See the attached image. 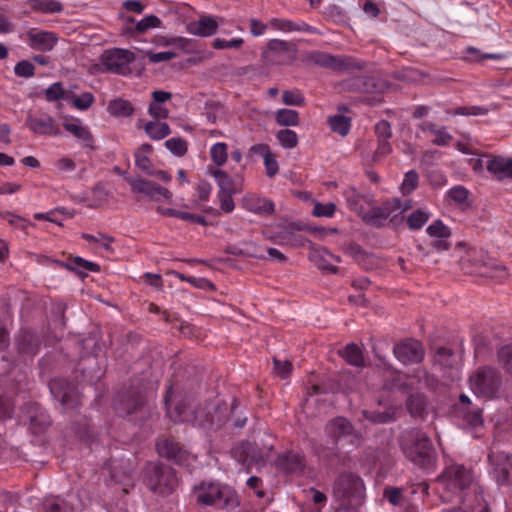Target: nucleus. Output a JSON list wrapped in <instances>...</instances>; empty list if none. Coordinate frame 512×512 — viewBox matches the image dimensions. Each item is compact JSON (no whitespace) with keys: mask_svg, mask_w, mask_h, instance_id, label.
I'll return each mask as SVG.
<instances>
[{"mask_svg":"<svg viewBox=\"0 0 512 512\" xmlns=\"http://www.w3.org/2000/svg\"><path fill=\"white\" fill-rule=\"evenodd\" d=\"M401 447L413 463L424 468L430 469L435 461V452L427 435L417 429L405 432L402 435Z\"/></svg>","mask_w":512,"mask_h":512,"instance_id":"nucleus-1","label":"nucleus"},{"mask_svg":"<svg viewBox=\"0 0 512 512\" xmlns=\"http://www.w3.org/2000/svg\"><path fill=\"white\" fill-rule=\"evenodd\" d=\"M463 270L468 274L505 279L508 272L505 266L491 259L482 249H470L461 259Z\"/></svg>","mask_w":512,"mask_h":512,"instance_id":"nucleus-2","label":"nucleus"},{"mask_svg":"<svg viewBox=\"0 0 512 512\" xmlns=\"http://www.w3.org/2000/svg\"><path fill=\"white\" fill-rule=\"evenodd\" d=\"M332 495L338 506L359 505L365 498L364 482L355 474H341L333 484Z\"/></svg>","mask_w":512,"mask_h":512,"instance_id":"nucleus-3","label":"nucleus"},{"mask_svg":"<svg viewBox=\"0 0 512 512\" xmlns=\"http://www.w3.org/2000/svg\"><path fill=\"white\" fill-rule=\"evenodd\" d=\"M197 501L202 505H213L217 508H229L237 504L235 492L225 485L216 482H202L194 489Z\"/></svg>","mask_w":512,"mask_h":512,"instance_id":"nucleus-4","label":"nucleus"},{"mask_svg":"<svg viewBox=\"0 0 512 512\" xmlns=\"http://www.w3.org/2000/svg\"><path fill=\"white\" fill-rule=\"evenodd\" d=\"M471 472L462 465H450L446 467L439 482L443 488L441 497L445 501H451L453 495H459L472 482Z\"/></svg>","mask_w":512,"mask_h":512,"instance_id":"nucleus-5","label":"nucleus"},{"mask_svg":"<svg viewBox=\"0 0 512 512\" xmlns=\"http://www.w3.org/2000/svg\"><path fill=\"white\" fill-rule=\"evenodd\" d=\"M470 387L478 397L493 398L500 387V378L494 369L480 368L470 377Z\"/></svg>","mask_w":512,"mask_h":512,"instance_id":"nucleus-6","label":"nucleus"},{"mask_svg":"<svg viewBox=\"0 0 512 512\" xmlns=\"http://www.w3.org/2000/svg\"><path fill=\"white\" fill-rule=\"evenodd\" d=\"M490 474L500 486H512V455L492 448L488 455Z\"/></svg>","mask_w":512,"mask_h":512,"instance_id":"nucleus-7","label":"nucleus"},{"mask_svg":"<svg viewBox=\"0 0 512 512\" xmlns=\"http://www.w3.org/2000/svg\"><path fill=\"white\" fill-rule=\"evenodd\" d=\"M326 432L335 441L343 439L353 446L360 445L361 434L355 431L352 424L344 417H336L328 422Z\"/></svg>","mask_w":512,"mask_h":512,"instance_id":"nucleus-8","label":"nucleus"},{"mask_svg":"<svg viewBox=\"0 0 512 512\" xmlns=\"http://www.w3.org/2000/svg\"><path fill=\"white\" fill-rule=\"evenodd\" d=\"M134 60V54L125 49L107 50L101 58L102 65L106 70L126 75L131 70L129 65Z\"/></svg>","mask_w":512,"mask_h":512,"instance_id":"nucleus-9","label":"nucleus"},{"mask_svg":"<svg viewBox=\"0 0 512 512\" xmlns=\"http://www.w3.org/2000/svg\"><path fill=\"white\" fill-rule=\"evenodd\" d=\"M153 101L148 107V114L152 120L146 121L139 119L137 122L138 128H143L147 136L153 140L160 139V90H155L152 93Z\"/></svg>","mask_w":512,"mask_h":512,"instance_id":"nucleus-10","label":"nucleus"},{"mask_svg":"<svg viewBox=\"0 0 512 512\" xmlns=\"http://www.w3.org/2000/svg\"><path fill=\"white\" fill-rule=\"evenodd\" d=\"M49 388L51 394L61 402L65 409H74L80 402V395L77 389L70 384H64L62 380H52Z\"/></svg>","mask_w":512,"mask_h":512,"instance_id":"nucleus-11","label":"nucleus"},{"mask_svg":"<svg viewBox=\"0 0 512 512\" xmlns=\"http://www.w3.org/2000/svg\"><path fill=\"white\" fill-rule=\"evenodd\" d=\"M26 125L38 135L56 136L60 134L57 123L47 113H30L26 118Z\"/></svg>","mask_w":512,"mask_h":512,"instance_id":"nucleus-12","label":"nucleus"},{"mask_svg":"<svg viewBox=\"0 0 512 512\" xmlns=\"http://www.w3.org/2000/svg\"><path fill=\"white\" fill-rule=\"evenodd\" d=\"M223 18L219 16L203 14L198 20L191 21L187 24V32L198 37L213 36L219 25L223 22Z\"/></svg>","mask_w":512,"mask_h":512,"instance_id":"nucleus-13","label":"nucleus"},{"mask_svg":"<svg viewBox=\"0 0 512 512\" xmlns=\"http://www.w3.org/2000/svg\"><path fill=\"white\" fill-rule=\"evenodd\" d=\"M270 447L256 451L253 445L249 442L242 443L234 451V456L238 461L242 462L244 466L250 468L253 465H260L265 462L269 457Z\"/></svg>","mask_w":512,"mask_h":512,"instance_id":"nucleus-14","label":"nucleus"},{"mask_svg":"<svg viewBox=\"0 0 512 512\" xmlns=\"http://www.w3.org/2000/svg\"><path fill=\"white\" fill-rule=\"evenodd\" d=\"M395 357L402 363H417L423 359L424 350L417 340H405L393 349Z\"/></svg>","mask_w":512,"mask_h":512,"instance_id":"nucleus-15","label":"nucleus"},{"mask_svg":"<svg viewBox=\"0 0 512 512\" xmlns=\"http://www.w3.org/2000/svg\"><path fill=\"white\" fill-rule=\"evenodd\" d=\"M26 37L30 48L41 52L51 51L58 42V37L53 32L44 30L31 29Z\"/></svg>","mask_w":512,"mask_h":512,"instance_id":"nucleus-16","label":"nucleus"},{"mask_svg":"<svg viewBox=\"0 0 512 512\" xmlns=\"http://www.w3.org/2000/svg\"><path fill=\"white\" fill-rule=\"evenodd\" d=\"M159 23V19L154 15L146 16L141 20L125 17L122 31L127 35L143 34L152 28H156Z\"/></svg>","mask_w":512,"mask_h":512,"instance_id":"nucleus-17","label":"nucleus"},{"mask_svg":"<svg viewBox=\"0 0 512 512\" xmlns=\"http://www.w3.org/2000/svg\"><path fill=\"white\" fill-rule=\"evenodd\" d=\"M210 174L214 177L219 187L218 192L239 193L242 190L243 180L240 176L231 177L221 169H211Z\"/></svg>","mask_w":512,"mask_h":512,"instance_id":"nucleus-18","label":"nucleus"},{"mask_svg":"<svg viewBox=\"0 0 512 512\" xmlns=\"http://www.w3.org/2000/svg\"><path fill=\"white\" fill-rule=\"evenodd\" d=\"M18 351L24 361L33 358L39 351L40 343L31 331H22L17 338Z\"/></svg>","mask_w":512,"mask_h":512,"instance_id":"nucleus-19","label":"nucleus"},{"mask_svg":"<svg viewBox=\"0 0 512 512\" xmlns=\"http://www.w3.org/2000/svg\"><path fill=\"white\" fill-rule=\"evenodd\" d=\"M310 257L320 270L331 274L338 272L335 263L340 262V257L332 254L326 248L315 249Z\"/></svg>","mask_w":512,"mask_h":512,"instance_id":"nucleus-20","label":"nucleus"},{"mask_svg":"<svg viewBox=\"0 0 512 512\" xmlns=\"http://www.w3.org/2000/svg\"><path fill=\"white\" fill-rule=\"evenodd\" d=\"M380 206L386 219H390V222L396 225L402 221V214L411 208V201L402 202L399 198H393L383 202Z\"/></svg>","mask_w":512,"mask_h":512,"instance_id":"nucleus-21","label":"nucleus"},{"mask_svg":"<svg viewBox=\"0 0 512 512\" xmlns=\"http://www.w3.org/2000/svg\"><path fill=\"white\" fill-rule=\"evenodd\" d=\"M487 170L498 180L512 179V159L493 156L487 162Z\"/></svg>","mask_w":512,"mask_h":512,"instance_id":"nucleus-22","label":"nucleus"},{"mask_svg":"<svg viewBox=\"0 0 512 512\" xmlns=\"http://www.w3.org/2000/svg\"><path fill=\"white\" fill-rule=\"evenodd\" d=\"M63 127L78 140H80L85 146H93V136L91 135L87 126H84L81 120L77 118L66 119L63 123Z\"/></svg>","mask_w":512,"mask_h":512,"instance_id":"nucleus-23","label":"nucleus"},{"mask_svg":"<svg viewBox=\"0 0 512 512\" xmlns=\"http://www.w3.org/2000/svg\"><path fill=\"white\" fill-rule=\"evenodd\" d=\"M242 205L246 210L259 215H268L274 210V205L271 201L253 194L244 196Z\"/></svg>","mask_w":512,"mask_h":512,"instance_id":"nucleus-24","label":"nucleus"},{"mask_svg":"<svg viewBox=\"0 0 512 512\" xmlns=\"http://www.w3.org/2000/svg\"><path fill=\"white\" fill-rule=\"evenodd\" d=\"M29 423L30 429L34 434H39L50 424L49 416L35 404H29Z\"/></svg>","mask_w":512,"mask_h":512,"instance_id":"nucleus-25","label":"nucleus"},{"mask_svg":"<svg viewBox=\"0 0 512 512\" xmlns=\"http://www.w3.org/2000/svg\"><path fill=\"white\" fill-rule=\"evenodd\" d=\"M169 394V392L167 393ZM165 403L168 406V417L175 423H191L193 425H202L203 420L195 415H187L184 410L181 409L182 405H176L172 407L171 399L168 395L165 397Z\"/></svg>","mask_w":512,"mask_h":512,"instance_id":"nucleus-26","label":"nucleus"},{"mask_svg":"<svg viewBox=\"0 0 512 512\" xmlns=\"http://www.w3.org/2000/svg\"><path fill=\"white\" fill-rule=\"evenodd\" d=\"M192 12V8L185 3L162 1V16H173L175 21H185L191 17Z\"/></svg>","mask_w":512,"mask_h":512,"instance_id":"nucleus-27","label":"nucleus"},{"mask_svg":"<svg viewBox=\"0 0 512 512\" xmlns=\"http://www.w3.org/2000/svg\"><path fill=\"white\" fill-rule=\"evenodd\" d=\"M133 192L142 194L145 197L151 199H157V196L160 194L159 187L148 180L142 178H127Z\"/></svg>","mask_w":512,"mask_h":512,"instance_id":"nucleus-28","label":"nucleus"},{"mask_svg":"<svg viewBox=\"0 0 512 512\" xmlns=\"http://www.w3.org/2000/svg\"><path fill=\"white\" fill-rule=\"evenodd\" d=\"M254 152L260 153L263 156L264 165L266 169V174L269 177H272L278 173L279 166L278 162L275 158V155L271 152L268 145L260 144L256 145L253 148Z\"/></svg>","mask_w":512,"mask_h":512,"instance_id":"nucleus-29","label":"nucleus"},{"mask_svg":"<svg viewBox=\"0 0 512 512\" xmlns=\"http://www.w3.org/2000/svg\"><path fill=\"white\" fill-rule=\"evenodd\" d=\"M62 266L79 274H85L87 271L98 272L100 270L97 263L87 261L81 257L71 258L67 262L62 263Z\"/></svg>","mask_w":512,"mask_h":512,"instance_id":"nucleus-30","label":"nucleus"},{"mask_svg":"<svg viewBox=\"0 0 512 512\" xmlns=\"http://www.w3.org/2000/svg\"><path fill=\"white\" fill-rule=\"evenodd\" d=\"M277 465L287 472H296L303 468L304 461L301 455L289 452L278 458Z\"/></svg>","mask_w":512,"mask_h":512,"instance_id":"nucleus-31","label":"nucleus"},{"mask_svg":"<svg viewBox=\"0 0 512 512\" xmlns=\"http://www.w3.org/2000/svg\"><path fill=\"white\" fill-rule=\"evenodd\" d=\"M421 129L432 133L435 136L432 141L438 146H447L452 140V136L448 133L445 127L437 128L430 122H424L421 124Z\"/></svg>","mask_w":512,"mask_h":512,"instance_id":"nucleus-32","label":"nucleus"},{"mask_svg":"<svg viewBox=\"0 0 512 512\" xmlns=\"http://www.w3.org/2000/svg\"><path fill=\"white\" fill-rule=\"evenodd\" d=\"M341 357L350 365L360 367L364 365V358L361 348L354 344L350 343L346 345V347L340 351Z\"/></svg>","mask_w":512,"mask_h":512,"instance_id":"nucleus-33","label":"nucleus"},{"mask_svg":"<svg viewBox=\"0 0 512 512\" xmlns=\"http://www.w3.org/2000/svg\"><path fill=\"white\" fill-rule=\"evenodd\" d=\"M107 110L115 117H128L131 116L134 111L132 104L121 98L110 101Z\"/></svg>","mask_w":512,"mask_h":512,"instance_id":"nucleus-34","label":"nucleus"},{"mask_svg":"<svg viewBox=\"0 0 512 512\" xmlns=\"http://www.w3.org/2000/svg\"><path fill=\"white\" fill-rule=\"evenodd\" d=\"M468 194L469 192L465 187L457 185L449 189L446 195L447 200L451 204L460 208H465L468 206Z\"/></svg>","mask_w":512,"mask_h":512,"instance_id":"nucleus-35","label":"nucleus"},{"mask_svg":"<svg viewBox=\"0 0 512 512\" xmlns=\"http://www.w3.org/2000/svg\"><path fill=\"white\" fill-rule=\"evenodd\" d=\"M314 62L320 66L331 68L334 70H339L346 66L345 59L327 53L316 54L314 56Z\"/></svg>","mask_w":512,"mask_h":512,"instance_id":"nucleus-36","label":"nucleus"},{"mask_svg":"<svg viewBox=\"0 0 512 512\" xmlns=\"http://www.w3.org/2000/svg\"><path fill=\"white\" fill-rule=\"evenodd\" d=\"M151 151V146L145 144L141 147L139 151L135 153V162L137 167L144 173L148 175H153L152 163L148 157V154Z\"/></svg>","mask_w":512,"mask_h":512,"instance_id":"nucleus-37","label":"nucleus"},{"mask_svg":"<svg viewBox=\"0 0 512 512\" xmlns=\"http://www.w3.org/2000/svg\"><path fill=\"white\" fill-rule=\"evenodd\" d=\"M363 417L372 423H387L395 418V409H383L374 412L364 410Z\"/></svg>","mask_w":512,"mask_h":512,"instance_id":"nucleus-38","label":"nucleus"},{"mask_svg":"<svg viewBox=\"0 0 512 512\" xmlns=\"http://www.w3.org/2000/svg\"><path fill=\"white\" fill-rule=\"evenodd\" d=\"M430 217L431 213L427 209H417L408 216V227L412 230H419L427 223Z\"/></svg>","mask_w":512,"mask_h":512,"instance_id":"nucleus-39","label":"nucleus"},{"mask_svg":"<svg viewBox=\"0 0 512 512\" xmlns=\"http://www.w3.org/2000/svg\"><path fill=\"white\" fill-rule=\"evenodd\" d=\"M185 452L180 448L177 443L165 441L162 442V457L173 460L181 464L184 459Z\"/></svg>","mask_w":512,"mask_h":512,"instance_id":"nucleus-40","label":"nucleus"},{"mask_svg":"<svg viewBox=\"0 0 512 512\" xmlns=\"http://www.w3.org/2000/svg\"><path fill=\"white\" fill-rule=\"evenodd\" d=\"M275 120L281 126H297L299 114L292 109H279L275 113Z\"/></svg>","mask_w":512,"mask_h":512,"instance_id":"nucleus-41","label":"nucleus"},{"mask_svg":"<svg viewBox=\"0 0 512 512\" xmlns=\"http://www.w3.org/2000/svg\"><path fill=\"white\" fill-rule=\"evenodd\" d=\"M228 147L224 142H217L210 148V157L217 167H222L228 158Z\"/></svg>","mask_w":512,"mask_h":512,"instance_id":"nucleus-42","label":"nucleus"},{"mask_svg":"<svg viewBox=\"0 0 512 512\" xmlns=\"http://www.w3.org/2000/svg\"><path fill=\"white\" fill-rule=\"evenodd\" d=\"M304 27H301L295 23H293L290 20L282 19V18H272L269 21V27L273 30L281 31V32H292V31H301V30H308L307 25H303Z\"/></svg>","mask_w":512,"mask_h":512,"instance_id":"nucleus-43","label":"nucleus"},{"mask_svg":"<svg viewBox=\"0 0 512 512\" xmlns=\"http://www.w3.org/2000/svg\"><path fill=\"white\" fill-rule=\"evenodd\" d=\"M330 128L333 132L345 136L350 130V119L343 115H334L328 119Z\"/></svg>","mask_w":512,"mask_h":512,"instance_id":"nucleus-44","label":"nucleus"},{"mask_svg":"<svg viewBox=\"0 0 512 512\" xmlns=\"http://www.w3.org/2000/svg\"><path fill=\"white\" fill-rule=\"evenodd\" d=\"M459 357L451 352L450 349L441 347L435 354V362L443 367L452 368L457 365Z\"/></svg>","mask_w":512,"mask_h":512,"instance_id":"nucleus-45","label":"nucleus"},{"mask_svg":"<svg viewBox=\"0 0 512 512\" xmlns=\"http://www.w3.org/2000/svg\"><path fill=\"white\" fill-rule=\"evenodd\" d=\"M426 232L431 238L448 239L451 236V229L441 220H436L431 223L427 227Z\"/></svg>","mask_w":512,"mask_h":512,"instance_id":"nucleus-46","label":"nucleus"},{"mask_svg":"<svg viewBox=\"0 0 512 512\" xmlns=\"http://www.w3.org/2000/svg\"><path fill=\"white\" fill-rule=\"evenodd\" d=\"M425 406V399L422 394H411L407 399V408L412 416H422Z\"/></svg>","mask_w":512,"mask_h":512,"instance_id":"nucleus-47","label":"nucleus"},{"mask_svg":"<svg viewBox=\"0 0 512 512\" xmlns=\"http://www.w3.org/2000/svg\"><path fill=\"white\" fill-rule=\"evenodd\" d=\"M276 138L285 149H292L298 144L297 134L290 129L279 130L276 134Z\"/></svg>","mask_w":512,"mask_h":512,"instance_id":"nucleus-48","label":"nucleus"},{"mask_svg":"<svg viewBox=\"0 0 512 512\" xmlns=\"http://www.w3.org/2000/svg\"><path fill=\"white\" fill-rule=\"evenodd\" d=\"M165 147L177 157H182L186 154L188 145L187 142L179 137H173L165 141Z\"/></svg>","mask_w":512,"mask_h":512,"instance_id":"nucleus-49","label":"nucleus"},{"mask_svg":"<svg viewBox=\"0 0 512 512\" xmlns=\"http://www.w3.org/2000/svg\"><path fill=\"white\" fill-rule=\"evenodd\" d=\"M34 10L43 13H54L61 10V4L56 0H29Z\"/></svg>","mask_w":512,"mask_h":512,"instance_id":"nucleus-50","label":"nucleus"},{"mask_svg":"<svg viewBox=\"0 0 512 512\" xmlns=\"http://www.w3.org/2000/svg\"><path fill=\"white\" fill-rule=\"evenodd\" d=\"M68 101L78 110H87L94 102V96L90 92H84L79 96H69Z\"/></svg>","mask_w":512,"mask_h":512,"instance_id":"nucleus-51","label":"nucleus"},{"mask_svg":"<svg viewBox=\"0 0 512 512\" xmlns=\"http://www.w3.org/2000/svg\"><path fill=\"white\" fill-rule=\"evenodd\" d=\"M244 44L243 38H233L230 40L215 38L212 42V47L216 50H224V49H240Z\"/></svg>","mask_w":512,"mask_h":512,"instance_id":"nucleus-52","label":"nucleus"},{"mask_svg":"<svg viewBox=\"0 0 512 512\" xmlns=\"http://www.w3.org/2000/svg\"><path fill=\"white\" fill-rule=\"evenodd\" d=\"M45 97L46 100L49 102H54L60 99H65L68 101L69 96L65 94L64 88L62 86V83L55 82L52 85H50L45 90Z\"/></svg>","mask_w":512,"mask_h":512,"instance_id":"nucleus-53","label":"nucleus"},{"mask_svg":"<svg viewBox=\"0 0 512 512\" xmlns=\"http://www.w3.org/2000/svg\"><path fill=\"white\" fill-rule=\"evenodd\" d=\"M419 177L416 171L410 170L408 171L403 179L401 184V192L404 195H408L413 192L418 186Z\"/></svg>","mask_w":512,"mask_h":512,"instance_id":"nucleus-54","label":"nucleus"},{"mask_svg":"<svg viewBox=\"0 0 512 512\" xmlns=\"http://www.w3.org/2000/svg\"><path fill=\"white\" fill-rule=\"evenodd\" d=\"M165 486L168 491H173L178 486V478L176 472L171 468L162 466V487ZM164 489L162 488V494Z\"/></svg>","mask_w":512,"mask_h":512,"instance_id":"nucleus-55","label":"nucleus"},{"mask_svg":"<svg viewBox=\"0 0 512 512\" xmlns=\"http://www.w3.org/2000/svg\"><path fill=\"white\" fill-rule=\"evenodd\" d=\"M336 212V205L334 203H321L315 202L312 214L315 217L331 218Z\"/></svg>","mask_w":512,"mask_h":512,"instance_id":"nucleus-56","label":"nucleus"},{"mask_svg":"<svg viewBox=\"0 0 512 512\" xmlns=\"http://www.w3.org/2000/svg\"><path fill=\"white\" fill-rule=\"evenodd\" d=\"M44 508L46 512H67V503L59 497L47 498L44 501Z\"/></svg>","mask_w":512,"mask_h":512,"instance_id":"nucleus-57","label":"nucleus"},{"mask_svg":"<svg viewBox=\"0 0 512 512\" xmlns=\"http://www.w3.org/2000/svg\"><path fill=\"white\" fill-rule=\"evenodd\" d=\"M364 218L376 226H381L387 220L380 205L372 207Z\"/></svg>","mask_w":512,"mask_h":512,"instance_id":"nucleus-58","label":"nucleus"},{"mask_svg":"<svg viewBox=\"0 0 512 512\" xmlns=\"http://www.w3.org/2000/svg\"><path fill=\"white\" fill-rule=\"evenodd\" d=\"M83 238L90 242H95L106 251L111 250V243L113 238L104 234L99 233L98 235L83 234Z\"/></svg>","mask_w":512,"mask_h":512,"instance_id":"nucleus-59","label":"nucleus"},{"mask_svg":"<svg viewBox=\"0 0 512 512\" xmlns=\"http://www.w3.org/2000/svg\"><path fill=\"white\" fill-rule=\"evenodd\" d=\"M35 67L27 60L18 62L14 67V73L18 77L30 78L34 75Z\"/></svg>","mask_w":512,"mask_h":512,"instance_id":"nucleus-60","label":"nucleus"},{"mask_svg":"<svg viewBox=\"0 0 512 512\" xmlns=\"http://www.w3.org/2000/svg\"><path fill=\"white\" fill-rule=\"evenodd\" d=\"M343 195L346 199L349 208L354 211H359V202L361 199V195L357 192V190L353 187H349L344 190Z\"/></svg>","mask_w":512,"mask_h":512,"instance_id":"nucleus-61","label":"nucleus"},{"mask_svg":"<svg viewBox=\"0 0 512 512\" xmlns=\"http://www.w3.org/2000/svg\"><path fill=\"white\" fill-rule=\"evenodd\" d=\"M500 364L507 372L512 373V346H504L498 353Z\"/></svg>","mask_w":512,"mask_h":512,"instance_id":"nucleus-62","label":"nucleus"},{"mask_svg":"<svg viewBox=\"0 0 512 512\" xmlns=\"http://www.w3.org/2000/svg\"><path fill=\"white\" fill-rule=\"evenodd\" d=\"M54 168L58 173H69L76 169V163L69 157H61L54 162Z\"/></svg>","mask_w":512,"mask_h":512,"instance_id":"nucleus-63","label":"nucleus"},{"mask_svg":"<svg viewBox=\"0 0 512 512\" xmlns=\"http://www.w3.org/2000/svg\"><path fill=\"white\" fill-rule=\"evenodd\" d=\"M282 100L284 104L290 106H301L304 102V98L298 90L285 91Z\"/></svg>","mask_w":512,"mask_h":512,"instance_id":"nucleus-64","label":"nucleus"}]
</instances>
